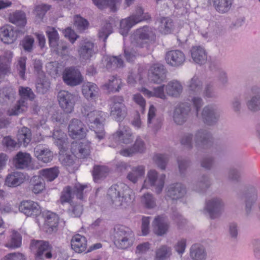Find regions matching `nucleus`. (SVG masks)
Returning a JSON list of instances; mask_svg holds the SVG:
<instances>
[{"mask_svg":"<svg viewBox=\"0 0 260 260\" xmlns=\"http://www.w3.org/2000/svg\"><path fill=\"white\" fill-rule=\"evenodd\" d=\"M19 94L20 96L19 101H22L25 103H27L26 101L27 100L32 101L36 98L35 93L31 89L28 87L20 86Z\"/></svg>","mask_w":260,"mask_h":260,"instance_id":"51","label":"nucleus"},{"mask_svg":"<svg viewBox=\"0 0 260 260\" xmlns=\"http://www.w3.org/2000/svg\"><path fill=\"white\" fill-rule=\"evenodd\" d=\"M238 198L244 205L245 215L247 217L250 216L258 198L257 191L256 188L253 186H249L238 194Z\"/></svg>","mask_w":260,"mask_h":260,"instance_id":"4","label":"nucleus"},{"mask_svg":"<svg viewBox=\"0 0 260 260\" xmlns=\"http://www.w3.org/2000/svg\"><path fill=\"white\" fill-rule=\"evenodd\" d=\"M186 193V188L181 183H174L169 185L166 188V197L172 201L183 198Z\"/></svg>","mask_w":260,"mask_h":260,"instance_id":"17","label":"nucleus"},{"mask_svg":"<svg viewBox=\"0 0 260 260\" xmlns=\"http://www.w3.org/2000/svg\"><path fill=\"white\" fill-rule=\"evenodd\" d=\"M210 3L216 12L224 14L231 9L233 0H210Z\"/></svg>","mask_w":260,"mask_h":260,"instance_id":"35","label":"nucleus"},{"mask_svg":"<svg viewBox=\"0 0 260 260\" xmlns=\"http://www.w3.org/2000/svg\"><path fill=\"white\" fill-rule=\"evenodd\" d=\"M31 156L29 153L19 152L13 158L14 166L18 169L27 168L31 162Z\"/></svg>","mask_w":260,"mask_h":260,"instance_id":"29","label":"nucleus"},{"mask_svg":"<svg viewBox=\"0 0 260 260\" xmlns=\"http://www.w3.org/2000/svg\"><path fill=\"white\" fill-rule=\"evenodd\" d=\"M165 90L168 95L178 98L182 93L183 86L179 81L173 80L165 86Z\"/></svg>","mask_w":260,"mask_h":260,"instance_id":"32","label":"nucleus"},{"mask_svg":"<svg viewBox=\"0 0 260 260\" xmlns=\"http://www.w3.org/2000/svg\"><path fill=\"white\" fill-rule=\"evenodd\" d=\"M142 21V18L131 19V17L123 19L120 23V33L123 36H126L130 29L136 24Z\"/></svg>","mask_w":260,"mask_h":260,"instance_id":"43","label":"nucleus"},{"mask_svg":"<svg viewBox=\"0 0 260 260\" xmlns=\"http://www.w3.org/2000/svg\"><path fill=\"white\" fill-rule=\"evenodd\" d=\"M58 217L55 213L48 211L45 215V225L46 232L49 234L57 230Z\"/></svg>","mask_w":260,"mask_h":260,"instance_id":"31","label":"nucleus"},{"mask_svg":"<svg viewBox=\"0 0 260 260\" xmlns=\"http://www.w3.org/2000/svg\"><path fill=\"white\" fill-rule=\"evenodd\" d=\"M190 54L193 61L197 64L202 65L207 60V54L205 49L200 46H193L190 49Z\"/></svg>","mask_w":260,"mask_h":260,"instance_id":"28","label":"nucleus"},{"mask_svg":"<svg viewBox=\"0 0 260 260\" xmlns=\"http://www.w3.org/2000/svg\"><path fill=\"white\" fill-rule=\"evenodd\" d=\"M113 20L111 22H106L99 30L98 36L100 39L105 42L108 36L113 32Z\"/></svg>","mask_w":260,"mask_h":260,"instance_id":"58","label":"nucleus"},{"mask_svg":"<svg viewBox=\"0 0 260 260\" xmlns=\"http://www.w3.org/2000/svg\"><path fill=\"white\" fill-rule=\"evenodd\" d=\"M113 136L116 140L124 144H129L133 140L131 129L127 126L120 127Z\"/></svg>","mask_w":260,"mask_h":260,"instance_id":"33","label":"nucleus"},{"mask_svg":"<svg viewBox=\"0 0 260 260\" xmlns=\"http://www.w3.org/2000/svg\"><path fill=\"white\" fill-rule=\"evenodd\" d=\"M191 112L190 103L184 102L178 104L173 112L172 118L177 125H182L188 120Z\"/></svg>","mask_w":260,"mask_h":260,"instance_id":"7","label":"nucleus"},{"mask_svg":"<svg viewBox=\"0 0 260 260\" xmlns=\"http://www.w3.org/2000/svg\"><path fill=\"white\" fill-rule=\"evenodd\" d=\"M30 248L32 250H37L36 257L39 259L44 260L45 258L52 257V246L48 241L32 240Z\"/></svg>","mask_w":260,"mask_h":260,"instance_id":"11","label":"nucleus"},{"mask_svg":"<svg viewBox=\"0 0 260 260\" xmlns=\"http://www.w3.org/2000/svg\"><path fill=\"white\" fill-rule=\"evenodd\" d=\"M17 97L16 90L11 86H6L0 89V103L8 105L14 102Z\"/></svg>","mask_w":260,"mask_h":260,"instance_id":"27","label":"nucleus"},{"mask_svg":"<svg viewBox=\"0 0 260 260\" xmlns=\"http://www.w3.org/2000/svg\"><path fill=\"white\" fill-rule=\"evenodd\" d=\"M111 115L117 121H121L127 114L124 99L121 96H114L110 99Z\"/></svg>","mask_w":260,"mask_h":260,"instance_id":"8","label":"nucleus"},{"mask_svg":"<svg viewBox=\"0 0 260 260\" xmlns=\"http://www.w3.org/2000/svg\"><path fill=\"white\" fill-rule=\"evenodd\" d=\"M40 173L48 181H52L58 176L59 171L58 168L53 167L41 170Z\"/></svg>","mask_w":260,"mask_h":260,"instance_id":"54","label":"nucleus"},{"mask_svg":"<svg viewBox=\"0 0 260 260\" xmlns=\"http://www.w3.org/2000/svg\"><path fill=\"white\" fill-rule=\"evenodd\" d=\"M71 151L77 157L84 158L89 155L90 146L88 141L73 143L71 145Z\"/></svg>","mask_w":260,"mask_h":260,"instance_id":"22","label":"nucleus"},{"mask_svg":"<svg viewBox=\"0 0 260 260\" xmlns=\"http://www.w3.org/2000/svg\"><path fill=\"white\" fill-rule=\"evenodd\" d=\"M131 191L123 183L112 185L108 190L107 197L111 203L116 208H126L132 202Z\"/></svg>","mask_w":260,"mask_h":260,"instance_id":"1","label":"nucleus"},{"mask_svg":"<svg viewBox=\"0 0 260 260\" xmlns=\"http://www.w3.org/2000/svg\"><path fill=\"white\" fill-rule=\"evenodd\" d=\"M251 95L246 101L247 109L252 112L260 111V87L254 85L250 88Z\"/></svg>","mask_w":260,"mask_h":260,"instance_id":"18","label":"nucleus"},{"mask_svg":"<svg viewBox=\"0 0 260 260\" xmlns=\"http://www.w3.org/2000/svg\"><path fill=\"white\" fill-rule=\"evenodd\" d=\"M34 154L39 160L45 163L51 161L53 157L52 152L49 149L40 145L34 148Z\"/></svg>","mask_w":260,"mask_h":260,"instance_id":"34","label":"nucleus"},{"mask_svg":"<svg viewBox=\"0 0 260 260\" xmlns=\"http://www.w3.org/2000/svg\"><path fill=\"white\" fill-rule=\"evenodd\" d=\"M221 116V110L215 104H209L202 110L201 117L202 121L207 125L213 126L219 121Z\"/></svg>","mask_w":260,"mask_h":260,"instance_id":"6","label":"nucleus"},{"mask_svg":"<svg viewBox=\"0 0 260 260\" xmlns=\"http://www.w3.org/2000/svg\"><path fill=\"white\" fill-rule=\"evenodd\" d=\"M156 35L154 29L148 26L137 29L131 36V43L133 46L142 48L147 44L154 42Z\"/></svg>","mask_w":260,"mask_h":260,"instance_id":"2","label":"nucleus"},{"mask_svg":"<svg viewBox=\"0 0 260 260\" xmlns=\"http://www.w3.org/2000/svg\"><path fill=\"white\" fill-rule=\"evenodd\" d=\"M21 235L17 231H13L6 246L10 248H19L21 245Z\"/></svg>","mask_w":260,"mask_h":260,"instance_id":"50","label":"nucleus"},{"mask_svg":"<svg viewBox=\"0 0 260 260\" xmlns=\"http://www.w3.org/2000/svg\"><path fill=\"white\" fill-rule=\"evenodd\" d=\"M46 32L48 38L50 46L56 47L59 40V36L57 30L54 27H48Z\"/></svg>","mask_w":260,"mask_h":260,"instance_id":"57","label":"nucleus"},{"mask_svg":"<svg viewBox=\"0 0 260 260\" xmlns=\"http://www.w3.org/2000/svg\"><path fill=\"white\" fill-rule=\"evenodd\" d=\"M19 210L27 217H35L41 212L39 205L31 200H23L19 205Z\"/></svg>","mask_w":260,"mask_h":260,"instance_id":"19","label":"nucleus"},{"mask_svg":"<svg viewBox=\"0 0 260 260\" xmlns=\"http://www.w3.org/2000/svg\"><path fill=\"white\" fill-rule=\"evenodd\" d=\"M194 141L195 146L198 149H205L212 145L213 138L210 131L200 129L195 133Z\"/></svg>","mask_w":260,"mask_h":260,"instance_id":"15","label":"nucleus"},{"mask_svg":"<svg viewBox=\"0 0 260 260\" xmlns=\"http://www.w3.org/2000/svg\"><path fill=\"white\" fill-rule=\"evenodd\" d=\"M141 203L148 209H153L155 207L156 200L152 194L150 193H144L141 197Z\"/></svg>","mask_w":260,"mask_h":260,"instance_id":"60","label":"nucleus"},{"mask_svg":"<svg viewBox=\"0 0 260 260\" xmlns=\"http://www.w3.org/2000/svg\"><path fill=\"white\" fill-rule=\"evenodd\" d=\"M186 87L190 93L198 94L202 91L203 83L198 76L194 75L187 82Z\"/></svg>","mask_w":260,"mask_h":260,"instance_id":"37","label":"nucleus"},{"mask_svg":"<svg viewBox=\"0 0 260 260\" xmlns=\"http://www.w3.org/2000/svg\"><path fill=\"white\" fill-rule=\"evenodd\" d=\"M154 233L158 236H162L167 233L169 229V222L164 216H156L152 223Z\"/></svg>","mask_w":260,"mask_h":260,"instance_id":"26","label":"nucleus"},{"mask_svg":"<svg viewBox=\"0 0 260 260\" xmlns=\"http://www.w3.org/2000/svg\"><path fill=\"white\" fill-rule=\"evenodd\" d=\"M106 67L108 69L114 70L117 68H122L124 62L120 56H112L107 57Z\"/></svg>","mask_w":260,"mask_h":260,"instance_id":"46","label":"nucleus"},{"mask_svg":"<svg viewBox=\"0 0 260 260\" xmlns=\"http://www.w3.org/2000/svg\"><path fill=\"white\" fill-rule=\"evenodd\" d=\"M31 140L30 130L26 127H22L18 131L17 135V142L9 137H5L3 140V143L8 148L16 147H26Z\"/></svg>","mask_w":260,"mask_h":260,"instance_id":"5","label":"nucleus"},{"mask_svg":"<svg viewBox=\"0 0 260 260\" xmlns=\"http://www.w3.org/2000/svg\"><path fill=\"white\" fill-rule=\"evenodd\" d=\"M82 93L88 101H95L99 96L100 89L95 83L87 82L82 86Z\"/></svg>","mask_w":260,"mask_h":260,"instance_id":"23","label":"nucleus"},{"mask_svg":"<svg viewBox=\"0 0 260 260\" xmlns=\"http://www.w3.org/2000/svg\"><path fill=\"white\" fill-rule=\"evenodd\" d=\"M68 132L72 139H82L86 137L87 129L81 120L74 118L70 121Z\"/></svg>","mask_w":260,"mask_h":260,"instance_id":"14","label":"nucleus"},{"mask_svg":"<svg viewBox=\"0 0 260 260\" xmlns=\"http://www.w3.org/2000/svg\"><path fill=\"white\" fill-rule=\"evenodd\" d=\"M97 52L94 43L88 39H83L80 42L78 52L83 60L90 59Z\"/></svg>","mask_w":260,"mask_h":260,"instance_id":"16","label":"nucleus"},{"mask_svg":"<svg viewBox=\"0 0 260 260\" xmlns=\"http://www.w3.org/2000/svg\"><path fill=\"white\" fill-rule=\"evenodd\" d=\"M145 150V142L140 137H138L133 146L121 150L120 153L124 156H132L137 153H143Z\"/></svg>","mask_w":260,"mask_h":260,"instance_id":"25","label":"nucleus"},{"mask_svg":"<svg viewBox=\"0 0 260 260\" xmlns=\"http://www.w3.org/2000/svg\"><path fill=\"white\" fill-rule=\"evenodd\" d=\"M72 248L77 253H81L85 251L87 247V240L84 236L76 235L71 240Z\"/></svg>","mask_w":260,"mask_h":260,"instance_id":"36","label":"nucleus"},{"mask_svg":"<svg viewBox=\"0 0 260 260\" xmlns=\"http://www.w3.org/2000/svg\"><path fill=\"white\" fill-rule=\"evenodd\" d=\"M87 187L86 185H82L79 183H75L73 187L70 186L66 187L61 192L59 201L63 204L70 202L72 199L76 196L77 199H83V190Z\"/></svg>","mask_w":260,"mask_h":260,"instance_id":"9","label":"nucleus"},{"mask_svg":"<svg viewBox=\"0 0 260 260\" xmlns=\"http://www.w3.org/2000/svg\"><path fill=\"white\" fill-rule=\"evenodd\" d=\"M225 203L220 197H213L205 202L204 211L209 218L214 220L219 218L224 212Z\"/></svg>","mask_w":260,"mask_h":260,"instance_id":"3","label":"nucleus"},{"mask_svg":"<svg viewBox=\"0 0 260 260\" xmlns=\"http://www.w3.org/2000/svg\"><path fill=\"white\" fill-rule=\"evenodd\" d=\"M166 175L164 174L158 175L155 170L148 171L147 178L144 181V184H148L155 187V192L159 194L162 190L164 186Z\"/></svg>","mask_w":260,"mask_h":260,"instance_id":"13","label":"nucleus"},{"mask_svg":"<svg viewBox=\"0 0 260 260\" xmlns=\"http://www.w3.org/2000/svg\"><path fill=\"white\" fill-rule=\"evenodd\" d=\"M166 69L163 64H154L150 67L149 70V79L154 83H160L166 79Z\"/></svg>","mask_w":260,"mask_h":260,"instance_id":"21","label":"nucleus"},{"mask_svg":"<svg viewBox=\"0 0 260 260\" xmlns=\"http://www.w3.org/2000/svg\"><path fill=\"white\" fill-rule=\"evenodd\" d=\"M145 172V167L143 165L133 167L131 171L128 173L126 178L131 182L135 184L144 176Z\"/></svg>","mask_w":260,"mask_h":260,"instance_id":"38","label":"nucleus"},{"mask_svg":"<svg viewBox=\"0 0 260 260\" xmlns=\"http://www.w3.org/2000/svg\"><path fill=\"white\" fill-rule=\"evenodd\" d=\"M8 18L11 23L21 27H24L27 22L25 13L20 10L10 13Z\"/></svg>","mask_w":260,"mask_h":260,"instance_id":"39","label":"nucleus"},{"mask_svg":"<svg viewBox=\"0 0 260 260\" xmlns=\"http://www.w3.org/2000/svg\"><path fill=\"white\" fill-rule=\"evenodd\" d=\"M74 25L80 31H84L88 25V22L81 17L76 16L74 18Z\"/></svg>","mask_w":260,"mask_h":260,"instance_id":"62","label":"nucleus"},{"mask_svg":"<svg viewBox=\"0 0 260 260\" xmlns=\"http://www.w3.org/2000/svg\"><path fill=\"white\" fill-rule=\"evenodd\" d=\"M122 85V83L121 79L116 76H113L109 78L108 83L103 85V88L108 92H116L119 91Z\"/></svg>","mask_w":260,"mask_h":260,"instance_id":"41","label":"nucleus"},{"mask_svg":"<svg viewBox=\"0 0 260 260\" xmlns=\"http://www.w3.org/2000/svg\"><path fill=\"white\" fill-rule=\"evenodd\" d=\"M154 159L157 166L161 170H165L169 160L167 155L158 154L154 157Z\"/></svg>","mask_w":260,"mask_h":260,"instance_id":"63","label":"nucleus"},{"mask_svg":"<svg viewBox=\"0 0 260 260\" xmlns=\"http://www.w3.org/2000/svg\"><path fill=\"white\" fill-rule=\"evenodd\" d=\"M231 108L236 114H239L242 110V100L239 96L234 97L231 102Z\"/></svg>","mask_w":260,"mask_h":260,"instance_id":"61","label":"nucleus"},{"mask_svg":"<svg viewBox=\"0 0 260 260\" xmlns=\"http://www.w3.org/2000/svg\"><path fill=\"white\" fill-rule=\"evenodd\" d=\"M34 43V39L29 36H26L21 42V45L23 49L28 52L32 51Z\"/></svg>","mask_w":260,"mask_h":260,"instance_id":"64","label":"nucleus"},{"mask_svg":"<svg viewBox=\"0 0 260 260\" xmlns=\"http://www.w3.org/2000/svg\"><path fill=\"white\" fill-rule=\"evenodd\" d=\"M133 234L134 233L131 229L127 226L122 225H118L114 228V240L117 239H119L120 238L127 237V236Z\"/></svg>","mask_w":260,"mask_h":260,"instance_id":"55","label":"nucleus"},{"mask_svg":"<svg viewBox=\"0 0 260 260\" xmlns=\"http://www.w3.org/2000/svg\"><path fill=\"white\" fill-rule=\"evenodd\" d=\"M207 256L204 246L194 244L190 248V256L192 260H205Z\"/></svg>","mask_w":260,"mask_h":260,"instance_id":"40","label":"nucleus"},{"mask_svg":"<svg viewBox=\"0 0 260 260\" xmlns=\"http://www.w3.org/2000/svg\"><path fill=\"white\" fill-rule=\"evenodd\" d=\"M59 105L62 110L67 113H71L74 109L76 101L75 94L66 90H61L57 95Z\"/></svg>","mask_w":260,"mask_h":260,"instance_id":"12","label":"nucleus"},{"mask_svg":"<svg viewBox=\"0 0 260 260\" xmlns=\"http://www.w3.org/2000/svg\"><path fill=\"white\" fill-rule=\"evenodd\" d=\"M17 38L16 30L10 25H5L0 28V39L6 44H12Z\"/></svg>","mask_w":260,"mask_h":260,"instance_id":"24","label":"nucleus"},{"mask_svg":"<svg viewBox=\"0 0 260 260\" xmlns=\"http://www.w3.org/2000/svg\"><path fill=\"white\" fill-rule=\"evenodd\" d=\"M211 182L207 175H203L199 178L198 181L193 185L194 190L202 192L205 191L210 186Z\"/></svg>","mask_w":260,"mask_h":260,"instance_id":"42","label":"nucleus"},{"mask_svg":"<svg viewBox=\"0 0 260 260\" xmlns=\"http://www.w3.org/2000/svg\"><path fill=\"white\" fill-rule=\"evenodd\" d=\"M109 173V169L106 166H95L92 171L94 181L99 182L106 178Z\"/></svg>","mask_w":260,"mask_h":260,"instance_id":"49","label":"nucleus"},{"mask_svg":"<svg viewBox=\"0 0 260 260\" xmlns=\"http://www.w3.org/2000/svg\"><path fill=\"white\" fill-rule=\"evenodd\" d=\"M36 91L40 94H45L50 87V83L43 77L40 76L36 83Z\"/></svg>","mask_w":260,"mask_h":260,"instance_id":"56","label":"nucleus"},{"mask_svg":"<svg viewBox=\"0 0 260 260\" xmlns=\"http://www.w3.org/2000/svg\"><path fill=\"white\" fill-rule=\"evenodd\" d=\"M241 174L240 170L235 167L230 168L227 172V179L232 182L238 183L240 182Z\"/></svg>","mask_w":260,"mask_h":260,"instance_id":"59","label":"nucleus"},{"mask_svg":"<svg viewBox=\"0 0 260 260\" xmlns=\"http://www.w3.org/2000/svg\"><path fill=\"white\" fill-rule=\"evenodd\" d=\"M186 59L184 53L179 50H172L166 52L165 60L168 64L173 67L182 66Z\"/></svg>","mask_w":260,"mask_h":260,"instance_id":"20","label":"nucleus"},{"mask_svg":"<svg viewBox=\"0 0 260 260\" xmlns=\"http://www.w3.org/2000/svg\"><path fill=\"white\" fill-rule=\"evenodd\" d=\"M28 107V103L22 101H18L16 104L7 111L9 116H18L26 111Z\"/></svg>","mask_w":260,"mask_h":260,"instance_id":"44","label":"nucleus"},{"mask_svg":"<svg viewBox=\"0 0 260 260\" xmlns=\"http://www.w3.org/2000/svg\"><path fill=\"white\" fill-rule=\"evenodd\" d=\"M134 239V234H133L119 239H115L114 243L118 248L125 249L133 245Z\"/></svg>","mask_w":260,"mask_h":260,"instance_id":"47","label":"nucleus"},{"mask_svg":"<svg viewBox=\"0 0 260 260\" xmlns=\"http://www.w3.org/2000/svg\"><path fill=\"white\" fill-rule=\"evenodd\" d=\"M25 180V175L20 172L9 174L5 179V184L10 187H15L22 184Z\"/></svg>","mask_w":260,"mask_h":260,"instance_id":"30","label":"nucleus"},{"mask_svg":"<svg viewBox=\"0 0 260 260\" xmlns=\"http://www.w3.org/2000/svg\"><path fill=\"white\" fill-rule=\"evenodd\" d=\"M62 79L67 85L75 87L83 83L84 77L77 68L70 67L66 68L64 70Z\"/></svg>","mask_w":260,"mask_h":260,"instance_id":"10","label":"nucleus"},{"mask_svg":"<svg viewBox=\"0 0 260 260\" xmlns=\"http://www.w3.org/2000/svg\"><path fill=\"white\" fill-rule=\"evenodd\" d=\"M32 185V191L35 194L41 193L45 189V182L43 178L40 176H34L31 180Z\"/></svg>","mask_w":260,"mask_h":260,"instance_id":"52","label":"nucleus"},{"mask_svg":"<svg viewBox=\"0 0 260 260\" xmlns=\"http://www.w3.org/2000/svg\"><path fill=\"white\" fill-rule=\"evenodd\" d=\"M159 31L164 34H168L172 32L174 27L173 20L169 17H162L160 19Z\"/></svg>","mask_w":260,"mask_h":260,"instance_id":"48","label":"nucleus"},{"mask_svg":"<svg viewBox=\"0 0 260 260\" xmlns=\"http://www.w3.org/2000/svg\"><path fill=\"white\" fill-rule=\"evenodd\" d=\"M155 260H166L172 254V249L167 245H161L155 250Z\"/></svg>","mask_w":260,"mask_h":260,"instance_id":"45","label":"nucleus"},{"mask_svg":"<svg viewBox=\"0 0 260 260\" xmlns=\"http://www.w3.org/2000/svg\"><path fill=\"white\" fill-rule=\"evenodd\" d=\"M104 113L103 112L96 111L94 109L85 117V120L90 123H93L94 124L103 122L104 118L103 117Z\"/></svg>","mask_w":260,"mask_h":260,"instance_id":"53","label":"nucleus"}]
</instances>
